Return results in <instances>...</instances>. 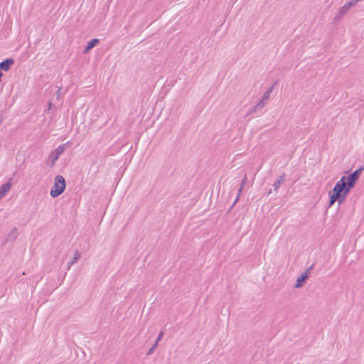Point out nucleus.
<instances>
[{
    "instance_id": "1",
    "label": "nucleus",
    "mask_w": 364,
    "mask_h": 364,
    "mask_svg": "<svg viewBox=\"0 0 364 364\" xmlns=\"http://www.w3.org/2000/svg\"><path fill=\"white\" fill-rule=\"evenodd\" d=\"M355 183H336L335 187L329 192V206L338 201L339 204L343 203L350 189Z\"/></svg>"
},
{
    "instance_id": "2",
    "label": "nucleus",
    "mask_w": 364,
    "mask_h": 364,
    "mask_svg": "<svg viewBox=\"0 0 364 364\" xmlns=\"http://www.w3.org/2000/svg\"><path fill=\"white\" fill-rule=\"evenodd\" d=\"M66 187V183H54L53 186L50 190V196L52 198H56L63 193Z\"/></svg>"
},
{
    "instance_id": "3",
    "label": "nucleus",
    "mask_w": 364,
    "mask_h": 364,
    "mask_svg": "<svg viewBox=\"0 0 364 364\" xmlns=\"http://www.w3.org/2000/svg\"><path fill=\"white\" fill-rule=\"evenodd\" d=\"M65 149L63 146H58L54 151H53L50 156L51 159V165H53L55 161L58 159L60 154L64 151Z\"/></svg>"
},
{
    "instance_id": "4",
    "label": "nucleus",
    "mask_w": 364,
    "mask_h": 364,
    "mask_svg": "<svg viewBox=\"0 0 364 364\" xmlns=\"http://www.w3.org/2000/svg\"><path fill=\"white\" fill-rule=\"evenodd\" d=\"M308 275L306 273H302L296 279V284L294 285L295 288L301 287L305 282L306 279L308 278Z\"/></svg>"
},
{
    "instance_id": "5",
    "label": "nucleus",
    "mask_w": 364,
    "mask_h": 364,
    "mask_svg": "<svg viewBox=\"0 0 364 364\" xmlns=\"http://www.w3.org/2000/svg\"><path fill=\"white\" fill-rule=\"evenodd\" d=\"M12 183H3L0 187V200L6 196L11 188Z\"/></svg>"
},
{
    "instance_id": "6",
    "label": "nucleus",
    "mask_w": 364,
    "mask_h": 364,
    "mask_svg": "<svg viewBox=\"0 0 364 364\" xmlns=\"http://www.w3.org/2000/svg\"><path fill=\"white\" fill-rule=\"evenodd\" d=\"M14 63L13 59H6L0 63V69L7 71L9 70L11 65Z\"/></svg>"
},
{
    "instance_id": "7",
    "label": "nucleus",
    "mask_w": 364,
    "mask_h": 364,
    "mask_svg": "<svg viewBox=\"0 0 364 364\" xmlns=\"http://www.w3.org/2000/svg\"><path fill=\"white\" fill-rule=\"evenodd\" d=\"M18 237V229L14 228L8 235L7 241H14Z\"/></svg>"
},
{
    "instance_id": "8",
    "label": "nucleus",
    "mask_w": 364,
    "mask_h": 364,
    "mask_svg": "<svg viewBox=\"0 0 364 364\" xmlns=\"http://www.w3.org/2000/svg\"><path fill=\"white\" fill-rule=\"evenodd\" d=\"M80 255L78 250H76L75 252L73 258L68 264L67 270H69L70 269L71 266H73L74 264H75L77 262V260L80 259Z\"/></svg>"
},
{
    "instance_id": "9",
    "label": "nucleus",
    "mask_w": 364,
    "mask_h": 364,
    "mask_svg": "<svg viewBox=\"0 0 364 364\" xmlns=\"http://www.w3.org/2000/svg\"><path fill=\"white\" fill-rule=\"evenodd\" d=\"M361 170H356L353 173L349 175L348 178V181L346 182H355V181L358 179V176L360 174Z\"/></svg>"
},
{
    "instance_id": "10",
    "label": "nucleus",
    "mask_w": 364,
    "mask_h": 364,
    "mask_svg": "<svg viewBox=\"0 0 364 364\" xmlns=\"http://www.w3.org/2000/svg\"><path fill=\"white\" fill-rule=\"evenodd\" d=\"M99 42L98 39H92L88 42L87 47L85 48V52L88 51L91 48H92L97 43Z\"/></svg>"
},
{
    "instance_id": "11",
    "label": "nucleus",
    "mask_w": 364,
    "mask_h": 364,
    "mask_svg": "<svg viewBox=\"0 0 364 364\" xmlns=\"http://www.w3.org/2000/svg\"><path fill=\"white\" fill-rule=\"evenodd\" d=\"M157 343H155L151 347V348L149 350L148 353H147V355H151V353H153V352L154 351V350L156 349V346H157Z\"/></svg>"
},
{
    "instance_id": "12",
    "label": "nucleus",
    "mask_w": 364,
    "mask_h": 364,
    "mask_svg": "<svg viewBox=\"0 0 364 364\" xmlns=\"http://www.w3.org/2000/svg\"><path fill=\"white\" fill-rule=\"evenodd\" d=\"M242 188H243V187H242V186H240V188H238V190H237V197H236V198H235V201H234V203H233V205H235V204H236V203H237V201L238 200V199H239V195H240V192L242 191Z\"/></svg>"
},
{
    "instance_id": "13",
    "label": "nucleus",
    "mask_w": 364,
    "mask_h": 364,
    "mask_svg": "<svg viewBox=\"0 0 364 364\" xmlns=\"http://www.w3.org/2000/svg\"><path fill=\"white\" fill-rule=\"evenodd\" d=\"M55 182H65V179L62 176H57Z\"/></svg>"
},
{
    "instance_id": "14",
    "label": "nucleus",
    "mask_w": 364,
    "mask_h": 364,
    "mask_svg": "<svg viewBox=\"0 0 364 364\" xmlns=\"http://www.w3.org/2000/svg\"><path fill=\"white\" fill-rule=\"evenodd\" d=\"M314 264H311L309 268L306 269V270L304 272V273H306V274L309 276L310 272L312 270L313 267H314Z\"/></svg>"
},
{
    "instance_id": "15",
    "label": "nucleus",
    "mask_w": 364,
    "mask_h": 364,
    "mask_svg": "<svg viewBox=\"0 0 364 364\" xmlns=\"http://www.w3.org/2000/svg\"><path fill=\"white\" fill-rule=\"evenodd\" d=\"M163 334H164V333L161 331V332L159 334V336H158V337H157L156 341V342H155V343H156L158 344L159 341H161V338H162V336H163Z\"/></svg>"
},
{
    "instance_id": "16",
    "label": "nucleus",
    "mask_w": 364,
    "mask_h": 364,
    "mask_svg": "<svg viewBox=\"0 0 364 364\" xmlns=\"http://www.w3.org/2000/svg\"><path fill=\"white\" fill-rule=\"evenodd\" d=\"M280 184L281 183H273L274 189L276 191L279 187Z\"/></svg>"
},
{
    "instance_id": "17",
    "label": "nucleus",
    "mask_w": 364,
    "mask_h": 364,
    "mask_svg": "<svg viewBox=\"0 0 364 364\" xmlns=\"http://www.w3.org/2000/svg\"><path fill=\"white\" fill-rule=\"evenodd\" d=\"M345 180H346L345 177H342L339 182H341V183L346 182Z\"/></svg>"
}]
</instances>
